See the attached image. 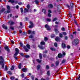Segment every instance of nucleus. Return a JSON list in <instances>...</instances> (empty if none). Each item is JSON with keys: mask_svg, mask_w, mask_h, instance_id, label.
<instances>
[{"mask_svg": "<svg viewBox=\"0 0 80 80\" xmlns=\"http://www.w3.org/2000/svg\"><path fill=\"white\" fill-rule=\"evenodd\" d=\"M4 60L2 56H0V65H1L2 68H4V63H3Z\"/></svg>", "mask_w": 80, "mask_h": 80, "instance_id": "f257e3e1", "label": "nucleus"}, {"mask_svg": "<svg viewBox=\"0 0 80 80\" xmlns=\"http://www.w3.org/2000/svg\"><path fill=\"white\" fill-rule=\"evenodd\" d=\"M15 50L16 51V52H15V54L14 55V58L16 59V60H17L18 58H17L16 56H17V55H18V53H19V50H18V48H16Z\"/></svg>", "mask_w": 80, "mask_h": 80, "instance_id": "f03ea898", "label": "nucleus"}, {"mask_svg": "<svg viewBox=\"0 0 80 80\" xmlns=\"http://www.w3.org/2000/svg\"><path fill=\"white\" fill-rule=\"evenodd\" d=\"M73 45H77L79 43V40L78 39H75L72 42Z\"/></svg>", "mask_w": 80, "mask_h": 80, "instance_id": "7ed1b4c3", "label": "nucleus"}, {"mask_svg": "<svg viewBox=\"0 0 80 80\" xmlns=\"http://www.w3.org/2000/svg\"><path fill=\"white\" fill-rule=\"evenodd\" d=\"M30 23L31 25L29 26V28H32L33 27V22L31 21L30 22Z\"/></svg>", "mask_w": 80, "mask_h": 80, "instance_id": "20e7f679", "label": "nucleus"}, {"mask_svg": "<svg viewBox=\"0 0 80 80\" xmlns=\"http://www.w3.org/2000/svg\"><path fill=\"white\" fill-rule=\"evenodd\" d=\"M45 27L47 29V30H50L51 29L50 28V27L48 25L46 24L45 25Z\"/></svg>", "mask_w": 80, "mask_h": 80, "instance_id": "39448f33", "label": "nucleus"}, {"mask_svg": "<svg viewBox=\"0 0 80 80\" xmlns=\"http://www.w3.org/2000/svg\"><path fill=\"white\" fill-rule=\"evenodd\" d=\"M4 48L6 50H7L8 52H10V49L8 48V46H6L4 47Z\"/></svg>", "mask_w": 80, "mask_h": 80, "instance_id": "423d86ee", "label": "nucleus"}, {"mask_svg": "<svg viewBox=\"0 0 80 80\" xmlns=\"http://www.w3.org/2000/svg\"><path fill=\"white\" fill-rule=\"evenodd\" d=\"M2 28H4L5 30H7L8 29V27H7V26H5L4 24L2 25Z\"/></svg>", "mask_w": 80, "mask_h": 80, "instance_id": "0eeeda50", "label": "nucleus"}, {"mask_svg": "<svg viewBox=\"0 0 80 80\" xmlns=\"http://www.w3.org/2000/svg\"><path fill=\"white\" fill-rule=\"evenodd\" d=\"M8 23H10V25H13L14 24V22L12 21H10L8 22Z\"/></svg>", "mask_w": 80, "mask_h": 80, "instance_id": "6e6552de", "label": "nucleus"}, {"mask_svg": "<svg viewBox=\"0 0 80 80\" xmlns=\"http://www.w3.org/2000/svg\"><path fill=\"white\" fill-rule=\"evenodd\" d=\"M62 48H66V45L64 43H62Z\"/></svg>", "mask_w": 80, "mask_h": 80, "instance_id": "1a4fd4ad", "label": "nucleus"}, {"mask_svg": "<svg viewBox=\"0 0 80 80\" xmlns=\"http://www.w3.org/2000/svg\"><path fill=\"white\" fill-rule=\"evenodd\" d=\"M8 2L11 3H13L15 2V1L14 0H8Z\"/></svg>", "mask_w": 80, "mask_h": 80, "instance_id": "9d476101", "label": "nucleus"}, {"mask_svg": "<svg viewBox=\"0 0 80 80\" xmlns=\"http://www.w3.org/2000/svg\"><path fill=\"white\" fill-rule=\"evenodd\" d=\"M48 7L49 8H53V5L52 4H50L48 5Z\"/></svg>", "mask_w": 80, "mask_h": 80, "instance_id": "9b49d317", "label": "nucleus"}, {"mask_svg": "<svg viewBox=\"0 0 80 80\" xmlns=\"http://www.w3.org/2000/svg\"><path fill=\"white\" fill-rule=\"evenodd\" d=\"M5 9L4 8H3L1 11H0V13H2V12H4L5 11Z\"/></svg>", "mask_w": 80, "mask_h": 80, "instance_id": "f8f14e48", "label": "nucleus"}, {"mask_svg": "<svg viewBox=\"0 0 80 80\" xmlns=\"http://www.w3.org/2000/svg\"><path fill=\"white\" fill-rule=\"evenodd\" d=\"M23 48H24L25 51H26V52H28V49H27L26 48V46H24L23 47Z\"/></svg>", "mask_w": 80, "mask_h": 80, "instance_id": "ddd939ff", "label": "nucleus"}, {"mask_svg": "<svg viewBox=\"0 0 80 80\" xmlns=\"http://www.w3.org/2000/svg\"><path fill=\"white\" fill-rule=\"evenodd\" d=\"M62 57L63 55L61 53H59L58 54V57L59 58H62Z\"/></svg>", "mask_w": 80, "mask_h": 80, "instance_id": "4468645a", "label": "nucleus"}, {"mask_svg": "<svg viewBox=\"0 0 80 80\" xmlns=\"http://www.w3.org/2000/svg\"><path fill=\"white\" fill-rule=\"evenodd\" d=\"M22 72H25L27 71V69L25 68H23L22 69Z\"/></svg>", "mask_w": 80, "mask_h": 80, "instance_id": "2eb2a0df", "label": "nucleus"}, {"mask_svg": "<svg viewBox=\"0 0 80 80\" xmlns=\"http://www.w3.org/2000/svg\"><path fill=\"white\" fill-rule=\"evenodd\" d=\"M55 64L56 66H58V65L59 64V61H57L55 62Z\"/></svg>", "mask_w": 80, "mask_h": 80, "instance_id": "dca6fc26", "label": "nucleus"}, {"mask_svg": "<svg viewBox=\"0 0 80 80\" xmlns=\"http://www.w3.org/2000/svg\"><path fill=\"white\" fill-rule=\"evenodd\" d=\"M60 40V38H59L58 37H56L55 38V40L56 41H57V42H58V41H59V40Z\"/></svg>", "mask_w": 80, "mask_h": 80, "instance_id": "f3484780", "label": "nucleus"}, {"mask_svg": "<svg viewBox=\"0 0 80 80\" xmlns=\"http://www.w3.org/2000/svg\"><path fill=\"white\" fill-rule=\"evenodd\" d=\"M22 66V64H21V63H20L19 64L18 68H19V69H21Z\"/></svg>", "mask_w": 80, "mask_h": 80, "instance_id": "a211bd4d", "label": "nucleus"}, {"mask_svg": "<svg viewBox=\"0 0 80 80\" xmlns=\"http://www.w3.org/2000/svg\"><path fill=\"white\" fill-rule=\"evenodd\" d=\"M24 13H26V12H28V10L27 9V8H25L24 9Z\"/></svg>", "mask_w": 80, "mask_h": 80, "instance_id": "6ab92c4d", "label": "nucleus"}, {"mask_svg": "<svg viewBox=\"0 0 80 80\" xmlns=\"http://www.w3.org/2000/svg\"><path fill=\"white\" fill-rule=\"evenodd\" d=\"M36 60L37 62H38V63H41V62H42V60H39V59H36Z\"/></svg>", "mask_w": 80, "mask_h": 80, "instance_id": "aec40b11", "label": "nucleus"}, {"mask_svg": "<svg viewBox=\"0 0 80 80\" xmlns=\"http://www.w3.org/2000/svg\"><path fill=\"white\" fill-rule=\"evenodd\" d=\"M50 49L52 50V51H55V50H56L55 49V48H50Z\"/></svg>", "mask_w": 80, "mask_h": 80, "instance_id": "412c9836", "label": "nucleus"}, {"mask_svg": "<svg viewBox=\"0 0 80 80\" xmlns=\"http://www.w3.org/2000/svg\"><path fill=\"white\" fill-rule=\"evenodd\" d=\"M38 47H39V48H41V50H43V49H44V48H43V46H42L40 45L38 46Z\"/></svg>", "mask_w": 80, "mask_h": 80, "instance_id": "4be33fe9", "label": "nucleus"}, {"mask_svg": "<svg viewBox=\"0 0 80 80\" xmlns=\"http://www.w3.org/2000/svg\"><path fill=\"white\" fill-rule=\"evenodd\" d=\"M42 12H43V13H44V14H46V10H45V9H43L42 10Z\"/></svg>", "mask_w": 80, "mask_h": 80, "instance_id": "5701e85b", "label": "nucleus"}, {"mask_svg": "<svg viewBox=\"0 0 80 80\" xmlns=\"http://www.w3.org/2000/svg\"><path fill=\"white\" fill-rule=\"evenodd\" d=\"M14 68H15V66H12L11 68H10L11 70H13L14 69Z\"/></svg>", "mask_w": 80, "mask_h": 80, "instance_id": "b1692460", "label": "nucleus"}, {"mask_svg": "<svg viewBox=\"0 0 80 80\" xmlns=\"http://www.w3.org/2000/svg\"><path fill=\"white\" fill-rule=\"evenodd\" d=\"M70 5L71 7L72 8H73V3L72 2H71L70 3Z\"/></svg>", "mask_w": 80, "mask_h": 80, "instance_id": "393cba45", "label": "nucleus"}, {"mask_svg": "<svg viewBox=\"0 0 80 80\" xmlns=\"http://www.w3.org/2000/svg\"><path fill=\"white\" fill-rule=\"evenodd\" d=\"M40 65H38L37 66V69L39 70V69H40Z\"/></svg>", "mask_w": 80, "mask_h": 80, "instance_id": "a878e982", "label": "nucleus"}, {"mask_svg": "<svg viewBox=\"0 0 80 80\" xmlns=\"http://www.w3.org/2000/svg\"><path fill=\"white\" fill-rule=\"evenodd\" d=\"M26 47H27L28 48V49H30V45H29V44H27L26 45Z\"/></svg>", "mask_w": 80, "mask_h": 80, "instance_id": "bb28decb", "label": "nucleus"}, {"mask_svg": "<svg viewBox=\"0 0 80 80\" xmlns=\"http://www.w3.org/2000/svg\"><path fill=\"white\" fill-rule=\"evenodd\" d=\"M46 20L47 22H50L51 21V19L47 18L46 19Z\"/></svg>", "mask_w": 80, "mask_h": 80, "instance_id": "cd10ccee", "label": "nucleus"}, {"mask_svg": "<svg viewBox=\"0 0 80 80\" xmlns=\"http://www.w3.org/2000/svg\"><path fill=\"white\" fill-rule=\"evenodd\" d=\"M10 78L11 80H13L15 79V77H10Z\"/></svg>", "mask_w": 80, "mask_h": 80, "instance_id": "c85d7f7f", "label": "nucleus"}, {"mask_svg": "<svg viewBox=\"0 0 80 80\" xmlns=\"http://www.w3.org/2000/svg\"><path fill=\"white\" fill-rule=\"evenodd\" d=\"M35 2H36V4H38V3H39V2H38V1L36 0L35 1Z\"/></svg>", "mask_w": 80, "mask_h": 80, "instance_id": "c756f323", "label": "nucleus"}, {"mask_svg": "<svg viewBox=\"0 0 80 80\" xmlns=\"http://www.w3.org/2000/svg\"><path fill=\"white\" fill-rule=\"evenodd\" d=\"M8 74H9V75H12V72H11V71H9L8 72Z\"/></svg>", "mask_w": 80, "mask_h": 80, "instance_id": "7c9ffc66", "label": "nucleus"}, {"mask_svg": "<svg viewBox=\"0 0 80 80\" xmlns=\"http://www.w3.org/2000/svg\"><path fill=\"white\" fill-rule=\"evenodd\" d=\"M45 43L44 42H41V45H45Z\"/></svg>", "mask_w": 80, "mask_h": 80, "instance_id": "2f4dec72", "label": "nucleus"}, {"mask_svg": "<svg viewBox=\"0 0 80 80\" xmlns=\"http://www.w3.org/2000/svg\"><path fill=\"white\" fill-rule=\"evenodd\" d=\"M62 33L63 35H67V33L65 32H62Z\"/></svg>", "mask_w": 80, "mask_h": 80, "instance_id": "473e14b6", "label": "nucleus"}, {"mask_svg": "<svg viewBox=\"0 0 80 80\" xmlns=\"http://www.w3.org/2000/svg\"><path fill=\"white\" fill-rule=\"evenodd\" d=\"M54 31L56 32V33H58V30H57V29H54Z\"/></svg>", "mask_w": 80, "mask_h": 80, "instance_id": "72a5a7b5", "label": "nucleus"}, {"mask_svg": "<svg viewBox=\"0 0 80 80\" xmlns=\"http://www.w3.org/2000/svg\"><path fill=\"white\" fill-rule=\"evenodd\" d=\"M13 16L12 14H11L8 15V17H12Z\"/></svg>", "mask_w": 80, "mask_h": 80, "instance_id": "f704fd0d", "label": "nucleus"}, {"mask_svg": "<svg viewBox=\"0 0 80 80\" xmlns=\"http://www.w3.org/2000/svg\"><path fill=\"white\" fill-rule=\"evenodd\" d=\"M7 8L8 10H10V6L7 5Z\"/></svg>", "mask_w": 80, "mask_h": 80, "instance_id": "c9c22d12", "label": "nucleus"}, {"mask_svg": "<svg viewBox=\"0 0 80 80\" xmlns=\"http://www.w3.org/2000/svg\"><path fill=\"white\" fill-rule=\"evenodd\" d=\"M20 10H21V13H22V12H23V8H21Z\"/></svg>", "mask_w": 80, "mask_h": 80, "instance_id": "e433bc0d", "label": "nucleus"}, {"mask_svg": "<svg viewBox=\"0 0 80 80\" xmlns=\"http://www.w3.org/2000/svg\"><path fill=\"white\" fill-rule=\"evenodd\" d=\"M10 29H11V30H14V28H13V27H12V26L10 27Z\"/></svg>", "mask_w": 80, "mask_h": 80, "instance_id": "4c0bfd02", "label": "nucleus"}, {"mask_svg": "<svg viewBox=\"0 0 80 80\" xmlns=\"http://www.w3.org/2000/svg\"><path fill=\"white\" fill-rule=\"evenodd\" d=\"M59 36L61 38H62L63 37V35L62 33H60L59 34Z\"/></svg>", "mask_w": 80, "mask_h": 80, "instance_id": "58836bf2", "label": "nucleus"}, {"mask_svg": "<svg viewBox=\"0 0 80 80\" xmlns=\"http://www.w3.org/2000/svg\"><path fill=\"white\" fill-rule=\"evenodd\" d=\"M57 18H54L53 20V22H55V21H57Z\"/></svg>", "mask_w": 80, "mask_h": 80, "instance_id": "ea45409f", "label": "nucleus"}, {"mask_svg": "<svg viewBox=\"0 0 80 80\" xmlns=\"http://www.w3.org/2000/svg\"><path fill=\"white\" fill-rule=\"evenodd\" d=\"M25 57L26 58H29V57H30V56L28 55H26L25 56Z\"/></svg>", "mask_w": 80, "mask_h": 80, "instance_id": "a19ab883", "label": "nucleus"}, {"mask_svg": "<svg viewBox=\"0 0 80 80\" xmlns=\"http://www.w3.org/2000/svg\"><path fill=\"white\" fill-rule=\"evenodd\" d=\"M39 58L40 59H42V54L41 53H40L39 54Z\"/></svg>", "mask_w": 80, "mask_h": 80, "instance_id": "79ce46f5", "label": "nucleus"}, {"mask_svg": "<svg viewBox=\"0 0 80 80\" xmlns=\"http://www.w3.org/2000/svg\"><path fill=\"white\" fill-rule=\"evenodd\" d=\"M48 40V38L46 37L44 38V40L46 42L47 40Z\"/></svg>", "mask_w": 80, "mask_h": 80, "instance_id": "37998d69", "label": "nucleus"}, {"mask_svg": "<svg viewBox=\"0 0 80 80\" xmlns=\"http://www.w3.org/2000/svg\"><path fill=\"white\" fill-rule=\"evenodd\" d=\"M29 38H33V36L32 35H30L29 36Z\"/></svg>", "mask_w": 80, "mask_h": 80, "instance_id": "c03bdc74", "label": "nucleus"}, {"mask_svg": "<svg viewBox=\"0 0 80 80\" xmlns=\"http://www.w3.org/2000/svg\"><path fill=\"white\" fill-rule=\"evenodd\" d=\"M54 45L55 47H57V42L54 43Z\"/></svg>", "mask_w": 80, "mask_h": 80, "instance_id": "a18cd8bd", "label": "nucleus"}, {"mask_svg": "<svg viewBox=\"0 0 80 80\" xmlns=\"http://www.w3.org/2000/svg\"><path fill=\"white\" fill-rule=\"evenodd\" d=\"M31 77L32 80H35V77H34V76H32Z\"/></svg>", "mask_w": 80, "mask_h": 80, "instance_id": "49530a36", "label": "nucleus"}, {"mask_svg": "<svg viewBox=\"0 0 80 80\" xmlns=\"http://www.w3.org/2000/svg\"><path fill=\"white\" fill-rule=\"evenodd\" d=\"M48 16L49 17H51V14L50 13H48Z\"/></svg>", "mask_w": 80, "mask_h": 80, "instance_id": "de8ad7c7", "label": "nucleus"}, {"mask_svg": "<svg viewBox=\"0 0 80 80\" xmlns=\"http://www.w3.org/2000/svg\"><path fill=\"white\" fill-rule=\"evenodd\" d=\"M51 38H53V37H55V35H54V34H52V35H51Z\"/></svg>", "mask_w": 80, "mask_h": 80, "instance_id": "09e8293b", "label": "nucleus"}, {"mask_svg": "<svg viewBox=\"0 0 80 80\" xmlns=\"http://www.w3.org/2000/svg\"><path fill=\"white\" fill-rule=\"evenodd\" d=\"M47 74L48 76H49V75H50V72L49 71H48Z\"/></svg>", "mask_w": 80, "mask_h": 80, "instance_id": "8fccbe9b", "label": "nucleus"}, {"mask_svg": "<svg viewBox=\"0 0 80 80\" xmlns=\"http://www.w3.org/2000/svg\"><path fill=\"white\" fill-rule=\"evenodd\" d=\"M28 33L30 34V33H32V31L31 30H29L28 32Z\"/></svg>", "mask_w": 80, "mask_h": 80, "instance_id": "3c124183", "label": "nucleus"}, {"mask_svg": "<svg viewBox=\"0 0 80 80\" xmlns=\"http://www.w3.org/2000/svg\"><path fill=\"white\" fill-rule=\"evenodd\" d=\"M27 8H28V9H29V8H30V5L29 4H28L27 5Z\"/></svg>", "mask_w": 80, "mask_h": 80, "instance_id": "603ef678", "label": "nucleus"}, {"mask_svg": "<svg viewBox=\"0 0 80 80\" xmlns=\"http://www.w3.org/2000/svg\"><path fill=\"white\" fill-rule=\"evenodd\" d=\"M77 80H80V76L78 77V78L77 79Z\"/></svg>", "mask_w": 80, "mask_h": 80, "instance_id": "864d4df0", "label": "nucleus"}, {"mask_svg": "<svg viewBox=\"0 0 80 80\" xmlns=\"http://www.w3.org/2000/svg\"><path fill=\"white\" fill-rule=\"evenodd\" d=\"M65 62V60H62V63H64Z\"/></svg>", "mask_w": 80, "mask_h": 80, "instance_id": "5fc2aeb1", "label": "nucleus"}, {"mask_svg": "<svg viewBox=\"0 0 80 80\" xmlns=\"http://www.w3.org/2000/svg\"><path fill=\"white\" fill-rule=\"evenodd\" d=\"M62 31H64L65 29V28H62Z\"/></svg>", "mask_w": 80, "mask_h": 80, "instance_id": "6e6d98bb", "label": "nucleus"}, {"mask_svg": "<svg viewBox=\"0 0 80 80\" xmlns=\"http://www.w3.org/2000/svg\"><path fill=\"white\" fill-rule=\"evenodd\" d=\"M48 13H52V11H51V10L49 9L48 10Z\"/></svg>", "mask_w": 80, "mask_h": 80, "instance_id": "4d7b16f0", "label": "nucleus"}, {"mask_svg": "<svg viewBox=\"0 0 80 80\" xmlns=\"http://www.w3.org/2000/svg\"><path fill=\"white\" fill-rule=\"evenodd\" d=\"M35 32L34 31H32L31 32V34H35Z\"/></svg>", "mask_w": 80, "mask_h": 80, "instance_id": "13d9d810", "label": "nucleus"}, {"mask_svg": "<svg viewBox=\"0 0 80 80\" xmlns=\"http://www.w3.org/2000/svg\"><path fill=\"white\" fill-rule=\"evenodd\" d=\"M21 76L22 77V78H23V77H24V74H22Z\"/></svg>", "mask_w": 80, "mask_h": 80, "instance_id": "bf43d9fd", "label": "nucleus"}, {"mask_svg": "<svg viewBox=\"0 0 80 80\" xmlns=\"http://www.w3.org/2000/svg\"><path fill=\"white\" fill-rule=\"evenodd\" d=\"M10 10H8L7 11V13H10Z\"/></svg>", "mask_w": 80, "mask_h": 80, "instance_id": "052dcab7", "label": "nucleus"}, {"mask_svg": "<svg viewBox=\"0 0 80 80\" xmlns=\"http://www.w3.org/2000/svg\"><path fill=\"white\" fill-rule=\"evenodd\" d=\"M18 5H22V2H19L18 3Z\"/></svg>", "mask_w": 80, "mask_h": 80, "instance_id": "680f3d73", "label": "nucleus"}, {"mask_svg": "<svg viewBox=\"0 0 80 80\" xmlns=\"http://www.w3.org/2000/svg\"><path fill=\"white\" fill-rule=\"evenodd\" d=\"M67 7H68V8H69V9H70V6H69L68 5H67Z\"/></svg>", "mask_w": 80, "mask_h": 80, "instance_id": "e2e57ef3", "label": "nucleus"}, {"mask_svg": "<svg viewBox=\"0 0 80 80\" xmlns=\"http://www.w3.org/2000/svg\"><path fill=\"white\" fill-rule=\"evenodd\" d=\"M49 66H46L47 69H49Z\"/></svg>", "mask_w": 80, "mask_h": 80, "instance_id": "0e129e2a", "label": "nucleus"}, {"mask_svg": "<svg viewBox=\"0 0 80 80\" xmlns=\"http://www.w3.org/2000/svg\"><path fill=\"white\" fill-rule=\"evenodd\" d=\"M68 38V37H67V36H66L65 37V40H67Z\"/></svg>", "mask_w": 80, "mask_h": 80, "instance_id": "69168bd1", "label": "nucleus"}, {"mask_svg": "<svg viewBox=\"0 0 80 80\" xmlns=\"http://www.w3.org/2000/svg\"><path fill=\"white\" fill-rule=\"evenodd\" d=\"M20 55H21V56H23V54L22 53H20Z\"/></svg>", "mask_w": 80, "mask_h": 80, "instance_id": "338daca9", "label": "nucleus"}, {"mask_svg": "<svg viewBox=\"0 0 80 80\" xmlns=\"http://www.w3.org/2000/svg\"><path fill=\"white\" fill-rule=\"evenodd\" d=\"M70 37L71 38H73V35H70Z\"/></svg>", "mask_w": 80, "mask_h": 80, "instance_id": "774afa93", "label": "nucleus"}]
</instances>
